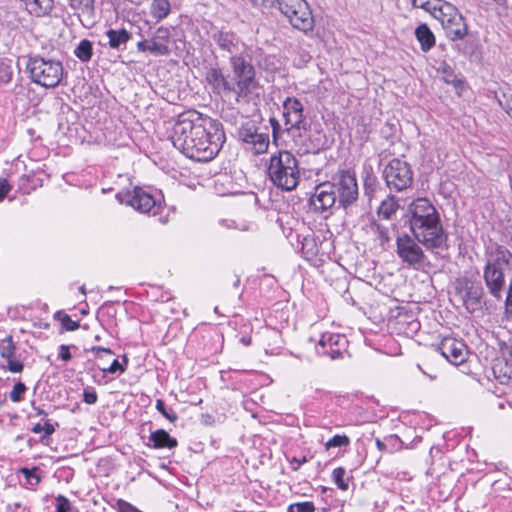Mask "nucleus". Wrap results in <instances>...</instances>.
I'll use <instances>...</instances> for the list:
<instances>
[{"mask_svg":"<svg viewBox=\"0 0 512 512\" xmlns=\"http://www.w3.org/2000/svg\"><path fill=\"white\" fill-rule=\"evenodd\" d=\"M217 46L231 55V74H225L218 66H211L205 73V80L212 91L222 97H233L236 103L249 102L258 95L260 88L254 66L244 57L238 56L244 44L230 31H216L212 34Z\"/></svg>","mask_w":512,"mask_h":512,"instance_id":"f257e3e1","label":"nucleus"},{"mask_svg":"<svg viewBox=\"0 0 512 512\" xmlns=\"http://www.w3.org/2000/svg\"><path fill=\"white\" fill-rule=\"evenodd\" d=\"M408 212L413 236L404 233L396 238V254L402 263L419 269L426 261L420 244L427 249L441 248L446 244L447 235L436 208L428 199H416L409 205Z\"/></svg>","mask_w":512,"mask_h":512,"instance_id":"f03ea898","label":"nucleus"},{"mask_svg":"<svg viewBox=\"0 0 512 512\" xmlns=\"http://www.w3.org/2000/svg\"><path fill=\"white\" fill-rule=\"evenodd\" d=\"M224 141L225 134L220 123L199 113L182 115L173 127V145L195 161L214 159Z\"/></svg>","mask_w":512,"mask_h":512,"instance_id":"7ed1b4c3","label":"nucleus"},{"mask_svg":"<svg viewBox=\"0 0 512 512\" xmlns=\"http://www.w3.org/2000/svg\"><path fill=\"white\" fill-rule=\"evenodd\" d=\"M267 173L270 181L277 188L292 191L300 180L299 162L291 152L279 151L271 155Z\"/></svg>","mask_w":512,"mask_h":512,"instance_id":"20e7f679","label":"nucleus"},{"mask_svg":"<svg viewBox=\"0 0 512 512\" xmlns=\"http://www.w3.org/2000/svg\"><path fill=\"white\" fill-rule=\"evenodd\" d=\"M279 10L294 28L305 33L313 29L314 18L305 0H279Z\"/></svg>","mask_w":512,"mask_h":512,"instance_id":"39448f33","label":"nucleus"},{"mask_svg":"<svg viewBox=\"0 0 512 512\" xmlns=\"http://www.w3.org/2000/svg\"><path fill=\"white\" fill-rule=\"evenodd\" d=\"M31 79L44 87H55L63 75L60 62L46 61L43 58H31L27 63Z\"/></svg>","mask_w":512,"mask_h":512,"instance_id":"423d86ee","label":"nucleus"},{"mask_svg":"<svg viewBox=\"0 0 512 512\" xmlns=\"http://www.w3.org/2000/svg\"><path fill=\"white\" fill-rule=\"evenodd\" d=\"M383 176L390 190L401 192L409 188L413 182L410 165L401 159H392L383 171Z\"/></svg>","mask_w":512,"mask_h":512,"instance_id":"0eeeda50","label":"nucleus"},{"mask_svg":"<svg viewBox=\"0 0 512 512\" xmlns=\"http://www.w3.org/2000/svg\"><path fill=\"white\" fill-rule=\"evenodd\" d=\"M283 117L287 131H297L301 135V130L307 129L304 107L299 99L287 97L284 100Z\"/></svg>","mask_w":512,"mask_h":512,"instance_id":"6e6552de","label":"nucleus"},{"mask_svg":"<svg viewBox=\"0 0 512 512\" xmlns=\"http://www.w3.org/2000/svg\"><path fill=\"white\" fill-rule=\"evenodd\" d=\"M334 186V193L340 205L346 207L356 201L358 186L356 179L349 172H342L331 182Z\"/></svg>","mask_w":512,"mask_h":512,"instance_id":"1a4fd4ad","label":"nucleus"},{"mask_svg":"<svg viewBox=\"0 0 512 512\" xmlns=\"http://www.w3.org/2000/svg\"><path fill=\"white\" fill-rule=\"evenodd\" d=\"M169 40V29L160 26L149 40L143 39L137 43V50L139 52H149L155 56H167L170 54Z\"/></svg>","mask_w":512,"mask_h":512,"instance_id":"9d476101","label":"nucleus"},{"mask_svg":"<svg viewBox=\"0 0 512 512\" xmlns=\"http://www.w3.org/2000/svg\"><path fill=\"white\" fill-rule=\"evenodd\" d=\"M347 340L343 335L323 333L316 345L318 355L329 356L331 359H340L346 349Z\"/></svg>","mask_w":512,"mask_h":512,"instance_id":"9b49d317","label":"nucleus"},{"mask_svg":"<svg viewBox=\"0 0 512 512\" xmlns=\"http://www.w3.org/2000/svg\"><path fill=\"white\" fill-rule=\"evenodd\" d=\"M367 242L372 248L386 251L391 241L390 229L376 221H372L363 227Z\"/></svg>","mask_w":512,"mask_h":512,"instance_id":"f8f14e48","label":"nucleus"},{"mask_svg":"<svg viewBox=\"0 0 512 512\" xmlns=\"http://www.w3.org/2000/svg\"><path fill=\"white\" fill-rule=\"evenodd\" d=\"M438 349L450 363L456 366L464 363L468 355L465 343L453 337L443 338Z\"/></svg>","mask_w":512,"mask_h":512,"instance_id":"ddd939ff","label":"nucleus"},{"mask_svg":"<svg viewBox=\"0 0 512 512\" xmlns=\"http://www.w3.org/2000/svg\"><path fill=\"white\" fill-rule=\"evenodd\" d=\"M337 201L334 186L331 182H324L315 187L310 198V205L315 211L324 212L332 208Z\"/></svg>","mask_w":512,"mask_h":512,"instance_id":"4468645a","label":"nucleus"},{"mask_svg":"<svg viewBox=\"0 0 512 512\" xmlns=\"http://www.w3.org/2000/svg\"><path fill=\"white\" fill-rule=\"evenodd\" d=\"M239 138L250 146L254 154L265 153L269 146V136L259 133L253 125H244L239 130Z\"/></svg>","mask_w":512,"mask_h":512,"instance_id":"2eb2a0df","label":"nucleus"},{"mask_svg":"<svg viewBox=\"0 0 512 512\" xmlns=\"http://www.w3.org/2000/svg\"><path fill=\"white\" fill-rule=\"evenodd\" d=\"M441 26L447 38L452 41L462 40L468 34V25L457 7H455L451 16L442 21Z\"/></svg>","mask_w":512,"mask_h":512,"instance_id":"dca6fc26","label":"nucleus"},{"mask_svg":"<svg viewBox=\"0 0 512 512\" xmlns=\"http://www.w3.org/2000/svg\"><path fill=\"white\" fill-rule=\"evenodd\" d=\"M118 197L121 202H125L141 213H149L156 208V200L141 188H134L131 193H126L124 196L119 194Z\"/></svg>","mask_w":512,"mask_h":512,"instance_id":"f3484780","label":"nucleus"},{"mask_svg":"<svg viewBox=\"0 0 512 512\" xmlns=\"http://www.w3.org/2000/svg\"><path fill=\"white\" fill-rule=\"evenodd\" d=\"M459 293L461 294L463 305L470 313L481 308L484 289L480 284L466 283Z\"/></svg>","mask_w":512,"mask_h":512,"instance_id":"a211bd4d","label":"nucleus"},{"mask_svg":"<svg viewBox=\"0 0 512 512\" xmlns=\"http://www.w3.org/2000/svg\"><path fill=\"white\" fill-rule=\"evenodd\" d=\"M16 346L12 336L0 340V356L7 361L6 369L12 373L23 371V363L15 358Z\"/></svg>","mask_w":512,"mask_h":512,"instance_id":"6ab92c4d","label":"nucleus"},{"mask_svg":"<svg viewBox=\"0 0 512 512\" xmlns=\"http://www.w3.org/2000/svg\"><path fill=\"white\" fill-rule=\"evenodd\" d=\"M71 8L76 12L80 21L82 18L90 21L94 16V0H69Z\"/></svg>","mask_w":512,"mask_h":512,"instance_id":"aec40b11","label":"nucleus"},{"mask_svg":"<svg viewBox=\"0 0 512 512\" xmlns=\"http://www.w3.org/2000/svg\"><path fill=\"white\" fill-rule=\"evenodd\" d=\"M433 3L430 15L442 25V21L451 16L456 6L445 0H433Z\"/></svg>","mask_w":512,"mask_h":512,"instance_id":"412c9836","label":"nucleus"},{"mask_svg":"<svg viewBox=\"0 0 512 512\" xmlns=\"http://www.w3.org/2000/svg\"><path fill=\"white\" fill-rule=\"evenodd\" d=\"M415 36L424 52L429 51L435 45V36L426 24H421L416 28Z\"/></svg>","mask_w":512,"mask_h":512,"instance_id":"4be33fe9","label":"nucleus"},{"mask_svg":"<svg viewBox=\"0 0 512 512\" xmlns=\"http://www.w3.org/2000/svg\"><path fill=\"white\" fill-rule=\"evenodd\" d=\"M150 441L153 443L154 448H175L177 446V440L170 437L168 432L159 429L151 433Z\"/></svg>","mask_w":512,"mask_h":512,"instance_id":"5701e85b","label":"nucleus"},{"mask_svg":"<svg viewBox=\"0 0 512 512\" xmlns=\"http://www.w3.org/2000/svg\"><path fill=\"white\" fill-rule=\"evenodd\" d=\"M106 36L109 40V46L112 49H118L121 45L126 44L131 38V34L126 29H109L106 32Z\"/></svg>","mask_w":512,"mask_h":512,"instance_id":"b1692460","label":"nucleus"},{"mask_svg":"<svg viewBox=\"0 0 512 512\" xmlns=\"http://www.w3.org/2000/svg\"><path fill=\"white\" fill-rule=\"evenodd\" d=\"M399 204L394 196H387L379 205L377 214L383 219H390L398 210Z\"/></svg>","mask_w":512,"mask_h":512,"instance_id":"393cba45","label":"nucleus"},{"mask_svg":"<svg viewBox=\"0 0 512 512\" xmlns=\"http://www.w3.org/2000/svg\"><path fill=\"white\" fill-rule=\"evenodd\" d=\"M150 12L155 19L160 21L168 16L170 2L168 0H153Z\"/></svg>","mask_w":512,"mask_h":512,"instance_id":"a878e982","label":"nucleus"},{"mask_svg":"<svg viewBox=\"0 0 512 512\" xmlns=\"http://www.w3.org/2000/svg\"><path fill=\"white\" fill-rule=\"evenodd\" d=\"M25 5L31 14L41 16L50 9L51 0H28Z\"/></svg>","mask_w":512,"mask_h":512,"instance_id":"bb28decb","label":"nucleus"},{"mask_svg":"<svg viewBox=\"0 0 512 512\" xmlns=\"http://www.w3.org/2000/svg\"><path fill=\"white\" fill-rule=\"evenodd\" d=\"M74 54L82 62H87L92 57V43L89 40H82L74 50Z\"/></svg>","mask_w":512,"mask_h":512,"instance_id":"cd10ccee","label":"nucleus"},{"mask_svg":"<svg viewBox=\"0 0 512 512\" xmlns=\"http://www.w3.org/2000/svg\"><path fill=\"white\" fill-rule=\"evenodd\" d=\"M439 72L442 74V79L444 82L448 84H452L453 86L457 87L462 83L454 73L453 69L447 63H443L440 66Z\"/></svg>","mask_w":512,"mask_h":512,"instance_id":"c85d7f7f","label":"nucleus"},{"mask_svg":"<svg viewBox=\"0 0 512 512\" xmlns=\"http://www.w3.org/2000/svg\"><path fill=\"white\" fill-rule=\"evenodd\" d=\"M346 471L342 467H338L333 470L332 477L334 483L338 486L341 490H347L348 489V480L345 478Z\"/></svg>","mask_w":512,"mask_h":512,"instance_id":"c756f323","label":"nucleus"},{"mask_svg":"<svg viewBox=\"0 0 512 512\" xmlns=\"http://www.w3.org/2000/svg\"><path fill=\"white\" fill-rule=\"evenodd\" d=\"M315 506L312 502H297L289 505L288 512H314Z\"/></svg>","mask_w":512,"mask_h":512,"instance_id":"7c9ffc66","label":"nucleus"},{"mask_svg":"<svg viewBox=\"0 0 512 512\" xmlns=\"http://www.w3.org/2000/svg\"><path fill=\"white\" fill-rule=\"evenodd\" d=\"M26 390L27 388L24 383H16L9 394L10 400L15 403L20 402L22 400V395L26 392Z\"/></svg>","mask_w":512,"mask_h":512,"instance_id":"2f4dec72","label":"nucleus"},{"mask_svg":"<svg viewBox=\"0 0 512 512\" xmlns=\"http://www.w3.org/2000/svg\"><path fill=\"white\" fill-rule=\"evenodd\" d=\"M13 71L10 64L1 61L0 62V83H9L12 79Z\"/></svg>","mask_w":512,"mask_h":512,"instance_id":"473e14b6","label":"nucleus"},{"mask_svg":"<svg viewBox=\"0 0 512 512\" xmlns=\"http://www.w3.org/2000/svg\"><path fill=\"white\" fill-rule=\"evenodd\" d=\"M303 253L307 257H313L317 254L316 245L312 237H305L302 244Z\"/></svg>","mask_w":512,"mask_h":512,"instance_id":"72a5a7b5","label":"nucleus"},{"mask_svg":"<svg viewBox=\"0 0 512 512\" xmlns=\"http://www.w3.org/2000/svg\"><path fill=\"white\" fill-rule=\"evenodd\" d=\"M350 442L349 438L345 435H335L331 439L327 441L325 444L326 449H330L332 447H341L346 446Z\"/></svg>","mask_w":512,"mask_h":512,"instance_id":"f704fd0d","label":"nucleus"},{"mask_svg":"<svg viewBox=\"0 0 512 512\" xmlns=\"http://www.w3.org/2000/svg\"><path fill=\"white\" fill-rule=\"evenodd\" d=\"M156 409L169 421L175 422L177 420V415L174 412H168L165 407V402L162 399H158L156 401Z\"/></svg>","mask_w":512,"mask_h":512,"instance_id":"c9c22d12","label":"nucleus"},{"mask_svg":"<svg viewBox=\"0 0 512 512\" xmlns=\"http://www.w3.org/2000/svg\"><path fill=\"white\" fill-rule=\"evenodd\" d=\"M25 476L26 484L30 486H35L39 483L40 478L36 473V470H29L24 468L21 470Z\"/></svg>","mask_w":512,"mask_h":512,"instance_id":"e433bc0d","label":"nucleus"},{"mask_svg":"<svg viewBox=\"0 0 512 512\" xmlns=\"http://www.w3.org/2000/svg\"><path fill=\"white\" fill-rule=\"evenodd\" d=\"M54 426L48 422L44 423V424H35L32 428V431L34 433H42L44 432V435L45 436H48V435H51L53 432H54Z\"/></svg>","mask_w":512,"mask_h":512,"instance_id":"4c0bfd02","label":"nucleus"},{"mask_svg":"<svg viewBox=\"0 0 512 512\" xmlns=\"http://www.w3.org/2000/svg\"><path fill=\"white\" fill-rule=\"evenodd\" d=\"M102 371L104 373L111 374H114L116 372L123 373L125 371V367L117 359H114L108 367H103Z\"/></svg>","mask_w":512,"mask_h":512,"instance_id":"58836bf2","label":"nucleus"},{"mask_svg":"<svg viewBox=\"0 0 512 512\" xmlns=\"http://www.w3.org/2000/svg\"><path fill=\"white\" fill-rule=\"evenodd\" d=\"M433 0H412L411 5L413 8H420L424 11L428 12L430 14L432 6H433Z\"/></svg>","mask_w":512,"mask_h":512,"instance_id":"ea45409f","label":"nucleus"},{"mask_svg":"<svg viewBox=\"0 0 512 512\" xmlns=\"http://www.w3.org/2000/svg\"><path fill=\"white\" fill-rule=\"evenodd\" d=\"M98 396L93 388H87L83 392V400L85 403L92 405L97 402Z\"/></svg>","mask_w":512,"mask_h":512,"instance_id":"a19ab883","label":"nucleus"},{"mask_svg":"<svg viewBox=\"0 0 512 512\" xmlns=\"http://www.w3.org/2000/svg\"><path fill=\"white\" fill-rule=\"evenodd\" d=\"M21 180L22 181H31V186L30 187H24V186H21V189L25 192V193H28L30 189H34L39 181H40V178H38L35 174L33 175H23L21 177Z\"/></svg>","mask_w":512,"mask_h":512,"instance_id":"79ce46f5","label":"nucleus"},{"mask_svg":"<svg viewBox=\"0 0 512 512\" xmlns=\"http://www.w3.org/2000/svg\"><path fill=\"white\" fill-rule=\"evenodd\" d=\"M254 6L271 7L275 3L279 6V0H250Z\"/></svg>","mask_w":512,"mask_h":512,"instance_id":"37998d69","label":"nucleus"},{"mask_svg":"<svg viewBox=\"0 0 512 512\" xmlns=\"http://www.w3.org/2000/svg\"><path fill=\"white\" fill-rule=\"evenodd\" d=\"M10 186L5 179H0V201H2L9 192Z\"/></svg>","mask_w":512,"mask_h":512,"instance_id":"c03bdc74","label":"nucleus"},{"mask_svg":"<svg viewBox=\"0 0 512 512\" xmlns=\"http://www.w3.org/2000/svg\"><path fill=\"white\" fill-rule=\"evenodd\" d=\"M420 323L417 320H411L407 322V330L405 331L406 334L415 333L419 330Z\"/></svg>","mask_w":512,"mask_h":512,"instance_id":"a18cd8bd","label":"nucleus"},{"mask_svg":"<svg viewBox=\"0 0 512 512\" xmlns=\"http://www.w3.org/2000/svg\"><path fill=\"white\" fill-rule=\"evenodd\" d=\"M93 350L98 358H103L104 355H113L114 354L111 349L100 347V346L95 347Z\"/></svg>","mask_w":512,"mask_h":512,"instance_id":"49530a36","label":"nucleus"},{"mask_svg":"<svg viewBox=\"0 0 512 512\" xmlns=\"http://www.w3.org/2000/svg\"><path fill=\"white\" fill-rule=\"evenodd\" d=\"M79 327V323L72 320L68 315H66V331H74Z\"/></svg>","mask_w":512,"mask_h":512,"instance_id":"de8ad7c7","label":"nucleus"},{"mask_svg":"<svg viewBox=\"0 0 512 512\" xmlns=\"http://www.w3.org/2000/svg\"><path fill=\"white\" fill-rule=\"evenodd\" d=\"M56 512H64V496L59 495L57 497V509Z\"/></svg>","mask_w":512,"mask_h":512,"instance_id":"09e8293b","label":"nucleus"},{"mask_svg":"<svg viewBox=\"0 0 512 512\" xmlns=\"http://www.w3.org/2000/svg\"><path fill=\"white\" fill-rule=\"evenodd\" d=\"M55 318L60 322L61 331L64 330V313H63V311H57L55 313Z\"/></svg>","mask_w":512,"mask_h":512,"instance_id":"8fccbe9b","label":"nucleus"},{"mask_svg":"<svg viewBox=\"0 0 512 512\" xmlns=\"http://www.w3.org/2000/svg\"><path fill=\"white\" fill-rule=\"evenodd\" d=\"M375 443H376L377 448L380 451H385L386 450V444L383 441H381L379 438L376 439Z\"/></svg>","mask_w":512,"mask_h":512,"instance_id":"3c124183","label":"nucleus"},{"mask_svg":"<svg viewBox=\"0 0 512 512\" xmlns=\"http://www.w3.org/2000/svg\"><path fill=\"white\" fill-rule=\"evenodd\" d=\"M496 405H497L498 409H505L506 406H510V404L508 402H505L502 400H497Z\"/></svg>","mask_w":512,"mask_h":512,"instance_id":"603ef678","label":"nucleus"},{"mask_svg":"<svg viewBox=\"0 0 512 512\" xmlns=\"http://www.w3.org/2000/svg\"><path fill=\"white\" fill-rule=\"evenodd\" d=\"M240 342L245 346H249L251 344V337L244 336L240 339Z\"/></svg>","mask_w":512,"mask_h":512,"instance_id":"864d4df0","label":"nucleus"},{"mask_svg":"<svg viewBox=\"0 0 512 512\" xmlns=\"http://www.w3.org/2000/svg\"><path fill=\"white\" fill-rule=\"evenodd\" d=\"M270 123L272 125V128H273V132L275 133L276 129L280 127L278 121L274 118L270 119Z\"/></svg>","mask_w":512,"mask_h":512,"instance_id":"5fc2aeb1","label":"nucleus"},{"mask_svg":"<svg viewBox=\"0 0 512 512\" xmlns=\"http://www.w3.org/2000/svg\"><path fill=\"white\" fill-rule=\"evenodd\" d=\"M58 350H59V351H58V356H59V358H61L62 360H64V344L60 345Z\"/></svg>","mask_w":512,"mask_h":512,"instance_id":"6e6d98bb","label":"nucleus"},{"mask_svg":"<svg viewBox=\"0 0 512 512\" xmlns=\"http://www.w3.org/2000/svg\"><path fill=\"white\" fill-rule=\"evenodd\" d=\"M294 461L297 462V465H298L297 468H298L302 463L306 462V458L303 457L301 460L294 459Z\"/></svg>","mask_w":512,"mask_h":512,"instance_id":"4d7b16f0","label":"nucleus"},{"mask_svg":"<svg viewBox=\"0 0 512 512\" xmlns=\"http://www.w3.org/2000/svg\"><path fill=\"white\" fill-rule=\"evenodd\" d=\"M65 357H66V361L71 357L70 355V352H69V348L66 346V354H65Z\"/></svg>","mask_w":512,"mask_h":512,"instance_id":"13d9d810","label":"nucleus"},{"mask_svg":"<svg viewBox=\"0 0 512 512\" xmlns=\"http://www.w3.org/2000/svg\"><path fill=\"white\" fill-rule=\"evenodd\" d=\"M239 283H240V278L237 277L235 282H234V286L237 287L239 285Z\"/></svg>","mask_w":512,"mask_h":512,"instance_id":"bf43d9fd","label":"nucleus"},{"mask_svg":"<svg viewBox=\"0 0 512 512\" xmlns=\"http://www.w3.org/2000/svg\"><path fill=\"white\" fill-rule=\"evenodd\" d=\"M388 440H390V441H397V440H398V438H397L396 436H390V437L388 438Z\"/></svg>","mask_w":512,"mask_h":512,"instance_id":"052dcab7","label":"nucleus"},{"mask_svg":"<svg viewBox=\"0 0 512 512\" xmlns=\"http://www.w3.org/2000/svg\"><path fill=\"white\" fill-rule=\"evenodd\" d=\"M65 504H66V512H67V511H68V509H69V502H68V500H67V499H66V501H65Z\"/></svg>","mask_w":512,"mask_h":512,"instance_id":"680f3d73","label":"nucleus"},{"mask_svg":"<svg viewBox=\"0 0 512 512\" xmlns=\"http://www.w3.org/2000/svg\"><path fill=\"white\" fill-rule=\"evenodd\" d=\"M123 360H124L125 364H127L128 359H127V357H126V356H124V357H123Z\"/></svg>","mask_w":512,"mask_h":512,"instance_id":"e2e57ef3","label":"nucleus"},{"mask_svg":"<svg viewBox=\"0 0 512 512\" xmlns=\"http://www.w3.org/2000/svg\"><path fill=\"white\" fill-rule=\"evenodd\" d=\"M80 289L82 291V294L84 295L85 294L84 287H81Z\"/></svg>","mask_w":512,"mask_h":512,"instance_id":"0e129e2a","label":"nucleus"}]
</instances>
